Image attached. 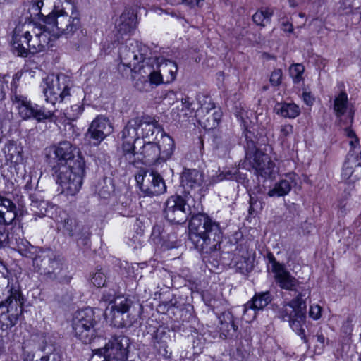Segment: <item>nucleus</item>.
<instances>
[{"mask_svg":"<svg viewBox=\"0 0 361 361\" xmlns=\"http://www.w3.org/2000/svg\"><path fill=\"white\" fill-rule=\"evenodd\" d=\"M271 301L269 292L256 293L254 297L244 305L243 318L246 322H251L256 317V312L263 310Z\"/></svg>","mask_w":361,"mask_h":361,"instance_id":"412c9836","label":"nucleus"},{"mask_svg":"<svg viewBox=\"0 0 361 361\" xmlns=\"http://www.w3.org/2000/svg\"><path fill=\"white\" fill-rule=\"evenodd\" d=\"M246 158L257 175L265 178L271 177L275 164L268 154L256 150L254 153H247Z\"/></svg>","mask_w":361,"mask_h":361,"instance_id":"f3484780","label":"nucleus"},{"mask_svg":"<svg viewBox=\"0 0 361 361\" xmlns=\"http://www.w3.org/2000/svg\"><path fill=\"white\" fill-rule=\"evenodd\" d=\"M147 47L136 41L129 40L119 48V56L121 63L128 67L132 72L134 87L140 92H149L152 82L153 56Z\"/></svg>","mask_w":361,"mask_h":361,"instance_id":"f03ea898","label":"nucleus"},{"mask_svg":"<svg viewBox=\"0 0 361 361\" xmlns=\"http://www.w3.org/2000/svg\"><path fill=\"white\" fill-rule=\"evenodd\" d=\"M345 133L347 137L350 139H354L356 143L358 142V138L356 137L355 132L350 128H345Z\"/></svg>","mask_w":361,"mask_h":361,"instance_id":"0e129e2a","label":"nucleus"},{"mask_svg":"<svg viewBox=\"0 0 361 361\" xmlns=\"http://www.w3.org/2000/svg\"><path fill=\"white\" fill-rule=\"evenodd\" d=\"M136 16L130 9H125L116 23V40L120 42L135 28Z\"/></svg>","mask_w":361,"mask_h":361,"instance_id":"5701e85b","label":"nucleus"},{"mask_svg":"<svg viewBox=\"0 0 361 361\" xmlns=\"http://www.w3.org/2000/svg\"><path fill=\"white\" fill-rule=\"evenodd\" d=\"M234 143L232 142L231 139L228 137H225L221 138L219 141L216 142V145L215 147V153L219 157H224L226 156Z\"/></svg>","mask_w":361,"mask_h":361,"instance_id":"4c0bfd02","label":"nucleus"},{"mask_svg":"<svg viewBox=\"0 0 361 361\" xmlns=\"http://www.w3.org/2000/svg\"><path fill=\"white\" fill-rule=\"evenodd\" d=\"M194 200L190 195H172L164 204V217L171 223L181 224L192 215L191 202Z\"/></svg>","mask_w":361,"mask_h":361,"instance_id":"9d476101","label":"nucleus"},{"mask_svg":"<svg viewBox=\"0 0 361 361\" xmlns=\"http://www.w3.org/2000/svg\"><path fill=\"white\" fill-rule=\"evenodd\" d=\"M250 207H249V213L251 215L257 213L259 210H261L262 208V203L258 201L257 198L252 195H250Z\"/></svg>","mask_w":361,"mask_h":361,"instance_id":"8fccbe9b","label":"nucleus"},{"mask_svg":"<svg viewBox=\"0 0 361 361\" xmlns=\"http://www.w3.org/2000/svg\"><path fill=\"white\" fill-rule=\"evenodd\" d=\"M269 263L271 265V272L278 286L287 290L294 291L299 284L298 281L293 276L283 264L276 261L272 253L267 255Z\"/></svg>","mask_w":361,"mask_h":361,"instance_id":"2eb2a0df","label":"nucleus"},{"mask_svg":"<svg viewBox=\"0 0 361 361\" xmlns=\"http://www.w3.org/2000/svg\"><path fill=\"white\" fill-rule=\"evenodd\" d=\"M157 145L160 152V160L169 159L173 154L174 149V142L172 137L161 132V138Z\"/></svg>","mask_w":361,"mask_h":361,"instance_id":"7c9ffc66","label":"nucleus"},{"mask_svg":"<svg viewBox=\"0 0 361 361\" xmlns=\"http://www.w3.org/2000/svg\"><path fill=\"white\" fill-rule=\"evenodd\" d=\"M159 146L155 142H148L144 144L140 154L142 156L141 158L145 164H154L159 158Z\"/></svg>","mask_w":361,"mask_h":361,"instance_id":"c85d7f7f","label":"nucleus"},{"mask_svg":"<svg viewBox=\"0 0 361 361\" xmlns=\"http://www.w3.org/2000/svg\"><path fill=\"white\" fill-rule=\"evenodd\" d=\"M348 106V94L345 92H340L334 101V111L338 118L341 117L346 113Z\"/></svg>","mask_w":361,"mask_h":361,"instance_id":"f704fd0d","label":"nucleus"},{"mask_svg":"<svg viewBox=\"0 0 361 361\" xmlns=\"http://www.w3.org/2000/svg\"><path fill=\"white\" fill-rule=\"evenodd\" d=\"M7 75L1 76L0 75V100H1L5 95V87H7L8 80Z\"/></svg>","mask_w":361,"mask_h":361,"instance_id":"bf43d9fd","label":"nucleus"},{"mask_svg":"<svg viewBox=\"0 0 361 361\" xmlns=\"http://www.w3.org/2000/svg\"><path fill=\"white\" fill-rule=\"evenodd\" d=\"M291 190V185L288 180H281L276 183L274 188L268 192L269 197H281L287 195Z\"/></svg>","mask_w":361,"mask_h":361,"instance_id":"e433bc0d","label":"nucleus"},{"mask_svg":"<svg viewBox=\"0 0 361 361\" xmlns=\"http://www.w3.org/2000/svg\"><path fill=\"white\" fill-rule=\"evenodd\" d=\"M17 216L16 205L8 198L0 196V225H9ZM6 235L0 231V247L6 240Z\"/></svg>","mask_w":361,"mask_h":361,"instance_id":"4be33fe9","label":"nucleus"},{"mask_svg":"<svg viewBox=\"0 0 361 361\" xmlns=\"http://www.w3.org/2000/svg\"><path fill=\"white\" fill-rule=\"evenodd\" d=\"M59 218L60 219L58 220L59 227L65 235L77 241L87 237V231L75 218L66 212H63Z\"/></svg>","mask_w":361,"mask_h":361,"instance_id":"a211bd4d","label":"nucleus"},{"mask_svg":"<svg viewBox=\"0 0 361 361\" xmlns=\"http://www.w3.org/2000/svg\"><path fill=\"white\" fill-rule=\"evenodd\" d=\"M123 207H118L117 210L118 214L123 216H133V211L130 209V203L128 201H126Z\"/></svg>","mask_w":361,"mask_h":361,"instance_id":"6e6d98bb","label":"nucleus"},{"mask_svg":"<svg viewBox=\"0 0 361 361\" xmlns=\"http://www.w3.org/2000/svg\"><path fill=\"white\" fill-rule=\"evenodd\" d=\"M50 150L54 154V157L49 161L53 170L61 168L63 166H73L79 160L85 161L77 147L68 141L60 142L52 146Z\"/></svg>","mask_w":361,"mask_h":361,"instance_id":"f8f14e48","label":"nucleus"},{"mask_svg":"<svg viewBox=\"0 0 361 361\" xmlns=\"http://www.w3.org/2000/svg\"><path fill=\"white\" fill-rule=\"evenodd\" d=\"M189 239L200 252L210 254L219 250L222 240L219 224L207 214H193L189 222Z\"/></svg>","mask_w":361,"mask_h":361,"instance_id":"7ed1b4c3","label":"nucleus"},{"mask_svg":"<svg viewBox=\"0 0 361 361\" xmlns=\"http://www.w3.org/2000/svg\"><path fill=\"white\" fill-rule=\"evenodd\" d=\"M274 110L277 114L289 118L297 117L300 112L299 106L294 103H278Z\"/></svg>","mask_w":361,"mask_h":361,"instance_id":"473e14b6","label":"nucleus"},{"mask_svg":"<svg viewBox=\"0 0 361 361\" xmlns=\"http://www.w3.org/2000/svg\"><path fill=\"white\" fill-rule=\"evenodd\" d=\"M11 288H19V285L16 282H13V279L4 276L3 274L0 273V290L2 291L4 296L7 295V290Z\"/></svg>","mask_w":361,"mask_h":361,"instance_id":"37998d69","label":"nucleus"},{"mask_svg":"<svg viewBox=\"0 0 361 361\" xmlns=\"http://www.w3.org/2000/svg\"><path fill=\"white\" fill-rule=\"evenodd\" d=\"M33 25L31 22L18 24L12 37V45L14 50L20 56H27V46L31 39Z\"/></svg>","mask_w":361,"mask_h":361,"instance_id":"dca6fc26","label":"nucleus"},{"mask_svg":"<svg viewBox=\"0 0 361 361\" xmlns=\"http://www.w3.org/2000/svg\"><path fill=\"white\" fill-rule=\"evenodd\" d=\"M23 304L20 288L8 289L5 300L0 302V328L3 331L16 325L22 315Z\"/></svg>","mask_w":361,"mask_h":361,"instance_id":"0eeeda50","label":"nucleus"},{"mask_svg":"<svg viewBox=\"0 0 361 361\" xmlns=\"http://www.w3.org/2000/svg\"><path fill=\"white\" fill-rule=\"evenodd\" d=\"M47 206V203L45 201L34 199L32 200V202L30 204L31 210L39 216L45 215Z\"/></svg>","mask_w":361,"mask_h":361,"instance_id":"09e8293b","label":"nucleus"},{"mask_svg":"<svg viewBox=\"0 0 361 361\" xmlns=\"http://www.w3.org/2000/svg\"><path fill=\"white\" fill-rule=\"evenodd\" d=\"M302 99L304 102L308 105L312 106L314 103V98L311 95L310 92L304 91L302 92Z\"/></svg>","mask_w":361,"mask_h":361,"instance_id":"680f3d73","label":"nucleus"},{"mask_svg":"<svg viewBox=\"0 0 361 361\" xmlns=\"http://www.w3.org/2000/svg\"><path fill=\"white\" fill-rule=\"evenodd\" d=\"M43 6L44 2L42 0H33L28 8L30 18L41 20L44 23V18L47 15L45 16L42 11Z\"/></svg>","mask_w":361,"mask_h":361,"instance_id":"ea45409f","label":"nucleus"},{"mask_svg":"<svg viewBox=\"0 0 361 361\" xmlns=\"http://www.w3.org/2000/svg\"><path fill=\"white\" fill-rule=\"evenodd\" d=\"M305 313L306 310L302 312V310H299L296 314H295L294 319L289 321L290 326L292 329L301 337L305 343H307V340L306 338L305 334V329L302 327L303 324L305 321Z\"/></svg>","mask_w":361,"mask_h":361,"instance_id":"72a5a7b5","label":"nucleus"},{"mask_svg":"<svg viewBox=\"0 0 361 361\" xmlns=\"http://www.w3.org/2000/svg\"><path fill=\"white\" fill-rule=\"evenodd\" d=\"M283 73L281 69L274 70L270 76L269 82L272 86H279L281 83Z\"/></svg>","mask_w":361,"mask_h":361,"instance_id":"3c124183","label":"nucleus"},{"mask_svg":"<svg viewBox=\"0 0 361 361\" xmlns=\"http://www.w3.org/2000/svg\"><path fill=\"white\" fill-rule=\"evenodd\" d=\"M152 82L155 86L161 83H171L175 80L178 71L176 63L164 58L153 57Z\"/></svg>","mask_w":361,"mask_h":361,"instance_id":"4468645a","label":"nucleus"},{"mask_svg":"<svg viewBox=\"0 0 361 361\" xmlns=\"http://www.w3.org/2000/svg\"><path fill=\"white\" fill-rule=\"evenodd\" d=\"M168 3L172 4V5H179L181 4H185L188 5H198L200 1L202 0H166Z\"/></svg>","mask_w":361,"mask_h":361,"instance_id":"13d9d810","label":"nucleus"},{"mask_svg":"<svg viewBox=\"0 0 361 361\" xmlns=\"http://www.w3.org/2000/svg\"><path fill=\"white\" fill-rule=\"evenodd\" d=\"M130 340L123 335L113 336L102 348H92L94 355L103 357L102 361H126Z\"/></svg>","mask_w":361,"mask_h":361,"instance_id":"9b49d317","label":"nucleus"},{"mask_svg":"<svg viewBox=\"0 0 361 361\" xmlns=\"http://www.w3.org/2000/svg\"><path fill=\"white\" fill-rule=\"evenodd\" d=\"M209 105L211 106L210 108L201 106L200 109H195L193 100L186 96L181 99L180 105L177 106L176 109H173V115L176 114L175 118L179 121H186L193 116H199L201 112L204 111V109L208 113L209 109H212L214 108L213 104H209Z\"/></svg>","mask_w":361,"mask_h":361,"instance_id":"aec40b11","label":"nucleus"},{"mask_svg":"<svg viewBox=\"0 0 361 361\" xmlns=\"http://www.w3.org/2000/svg\"><path fill=\"white\" fill-rule=\"evenodd\" d=\"M113 131L109 120L104 116L97 117L91 123L86 137L93 140V145H99L107 135Z\"/></svg>","mask_w":361,"mask_h":361,"instance_id":"6ab92c4d","label":"nucleus"},{"mask_svg":"<svg viewBox=\"0 0 361 361\" xmlns=\"http://www.w3.org/2000/svg\"><path fill=\"white\" fill-rule=\"evenodd\" d=\"M341 331L345 335H350L353 331V324L352 320L350 318H348L346 321H345L341 326Z\"/></svg>","mask_w":361,"mask_h":361,"instance_id":"4d7b16f0","label":"nucleus"},{"mask_svg":"<svg viewBox=\"0 0 361 361\" xmlns=\"http://www.w3.org/2000/svg\"><path fill=\"white\" fill-rule=\"evenodd\" d=\"M154 122L150 116L135 117L130 119L121 132V139H129L130 140H138V129L143 125L149 126Z\"/></svg>","mask_w":361,"mask_h":361,"instance_id":"a878e982","label":"nucleus"},{"mask_svg":"<svg viewBox=\"0 0 361 361\" xmlns=\"http://www.w3.org/2000/svg\"><path fill=\"white\" fill-rule=\"evenodd\" d=\"M110 195V191H106L105 190H101L99 192V195L103 198H106L107 196Z\"/></svg>","mask_w":361,"mask_h":361,"instance_id":"774afa93","label":"nucleus"},{"mask_svg":"<svg viewBox=\"0 0 361 361\" xmlns=\"http://www.w3.org/2000/svg\"><path fill=\"white\" fill-rule=\"evenodd\" d=\"M116 291L115 290H109L103 293L101 302L109 303L114 302L110 310L111 316V322L117 328L130 326L135 321V318H130L128 314L126 315L131 305L132 301L130 299L118 297L116 298Z\"/></svg>","mask_w":361,"mask_h":361,"instance_id":"6e6552de","label":"nucleus"},{"mask_svg":"<svg viewBox=\"0 0 361 361\" xmlns=\"http://www.w3.org/2000/svg\"><path fill=\"white\" fill-rule=\"evenodd\" d=\"M71 80L65 75H49L42 82L40 87L47 102L54 105L71 96Z\"/></svg>","mask_w":361,"mask_h":361,"instance_id":"1a4fd4ad","label":"nucleus"},{"mask_svg":"<svg viewBox=\"0 0 361 361\" xmlns=\"http://www.w3.org/2000/svg\"><path fill=\"white\" fill-rule=\"evenodd\" d=\"M322 307L319 305H310L309 315L313 319H318L321 317Z\"/></svg>","mask_w":361,"mask_h":361,"instance_id":"5fc2aeb1","label":"nucleus"},{"mask_svg":"<svg viewBox=\"0 0 361 361\" xmlns=\"http://www.w3.org/2000/svg\"><path fill=\"white\" fill-rule=\"evenodd\" d=\"M21 77V73H17L13 76V82L11 83V88H16L17 82L19 81Z\"/></svg>","mask_w":361,"mask_h":361,"instance_id":"338daca9","label":"nucleus"},{"mask_svg":"<svg viewBox=\"0 0 361 361\" xmlns=\"http://www.w3.org/2000/svg\"><path fill=\"white\" fill-rule=\"evenodd\" d=\"M13 106L18 111L20 116L23 119H29L33 116L35 104H32L27 97L16 90L11 95Z\"/></svg>","mask_w":361,"mask_h":361,"instance_id":"bb28decb","label":"nucleus"},{"mask_svg":"<svg viewBox=\"0 0 361 361\" xmlns=\"http://www.w3.org/2000/svg\"><path fill=\"white\" fill-rule=\"evenodd\" d=\"M171 341L170 330L165 326H159L153 336L154 348L159 355L169 359L171 356V350L169 348L168 343Z\"/></svg>","mask_w":361,"mask_h":361,"instance_id":"393cba45","label":"nucleus"},{"mask_svg":"<svg viewBox=\"0 0 361 361\" xmlns=\"http://www.w3.org/2000/svg\"><path fill=\"white\" fill-rule=\"evenodd\" d=\"M305 68L300 63H296L290 68V75L293 78L294 83H299L302 80V74L304 73Z\"/></svg>","mask_w":361,"mask_h":361,"instance_id":"49530a36","label":"nucleus"},{"mask_svg":"<svg viewBox=\"0 0 361 361\" xmlns=\"http://www.w3.org/2000/svg\"><path fill=\"white\" fill-rule=\"evenodd\" d=\"M306 310V303L302 299L301 294H299L290 302L284 304L279 311V317L284 321H290L295 317V314L299 311Z\"/></svg>","mask_w":361,"mask_h":361,"instance_id":"cd10ccee","label":"nucleus"},{"mask_svg":"<svg viewBox=\"0 0 361 361\" xmlns=\"http://www.w3.org/2000/svg\"><path fill=\"white\" fill-rule=\"evenodd\" d=\"M236 269L242 274L251 271L252 269V263L250 258L242 257L240 260L235 261Z\"/></svg>","mask_w":361,"mask_h":361,"instance_id":"de8ad7c7","label":"nucleus"},{"mask_svg":"<svg viewBox=\"0 0 361 361\" xmlns=\"http://www.w3.org/2000/svg\"><path fill=\"white\" fill-rule=\"evenodd\" d=\"M274 15V11L271 8H262L257 11L252 16L253 22L261 27H265L267 24L271 22V18Z\"/></svg>","mask_w":361,"mask_h":361,"instance_id":"c9c22d12","label":"nucleus"},{"mask_svg":"<svg viewBox=\"0 0 361 361\" xmlns=\"http://www.w3.org/2000/svg\"><path fill=\"white\" fill-rule=\"evenodd\" d=\"M35 355L31 353H25L23 355V361H39L35 360ZM49 356H42L39 361H48Z\"/></svg>","mask_w":361,"mask_h":361,"instance_id":"052dcab7","label":"nucleus"},{"mask_svg":"<svg viewBox=\"0 0 361 361\" xmlns=\"http://www.w3.org/2000/svg\"><path fill=\"white\" fill-rule=\"evenodd\" d=\"M106 282V276L104 273L98 271L96 272L92 278V283L97 287H102L105 284Z\"/></svg>","mask_w":361,"mask_h":361,"instance_id":"864d4df0","label":"nucleus"},{"mask_svg":"<svg viewBox=\"0 0 361 361\" xmlns=\"http://www.w3.org/2000/svg\"><path fill=\"white\" fill-rule=\"evenodd\" d=\"M35 271L52 281H63L67 276V267L59 256L51 250H39L33 261Z\"/></svg>","mask_w":361,"mask_h":361,"instance_id":"39448f33","label":"nucleus"},{"mask_svg":"<svg viewBox=\"0 0 361 361\" xmlns=\"http://www.w3.org/2000/svg\"><path fill=\"white\" fill-rule=\"evenodd\" d=\"M151 119L154 122L150 123L149 126L143 125V126L141 127L142 131L141 135L143 137H149L150 136H152L155 129L158 131H160L161 133L163 132L158 121L152 117Z\"/></svg>","mask_w":361,"mask_h":361,"instance_id":"c03bdc74","label":"nucleus"},{"mask_svg":"<svg viewBox=\"0 0 361 361\" xmlns=\"http://www.w3.org/2000/svg\"><path fill=\"white\" fill-rule=\"evenodd\" d=\"M78 30V20L75 16L68 17L61 8H56L55 13H48L44 24L33 25L30 42L27 46V54L44 51L49 48L52 37L61 35L71 36Z\"/></svg>","mask_w":361,"mask_h":361,"instance_id":"f257e3e1","label":"nucleus"},{"mask_svg":"<svg viewBox=\"0 0 361 361\" xmlns=\"http://www.w3.org/2000/svg\"><path fill=\"white\" fill-rule=\"evenodd\" d=\"M94 312L90 307L78 310L74 314L72 326L75 337L85 343L95 347L97 339L103 338V331L97 328Z\"/></svg>","mask_w":361,"mask_h":361,"instance_id":"20e7f679","label":"nucleus"},{"mask_svg":"<svg viewBox=\"0 0 361 361\" xmlns=\"http://www.w3.org/2000/svg\"><path fill=\"white\" fill-rule=\"evenodd\" d=\"M219 329L225 337L231 334L233 331L235 332L237 330V326L234 324L233 316L229 311H225L219 316Z\"/></svg>","mask_w":361,"mask_h":361,"instance_id":"2f4dec72","label":"nucleus"},{"mask_svg":"<svg viewBox=\"0 0 361 361\" xmlns=\"http://www.w3.org/2000/svg\"><path fill=\"white\" fill-rule=\"evenodd\" d=\"M282 30L284 32H292L293 31V26L290 22L286 21L282 23Z\"/></svg>","mask_w":361,"mask_h":361,"instance_id":"69168bd1","label":"nucleus"},{"mask_svg":"<svg viewBox=\"0 0 361 361\" xmlns=\"http://www.w3.org/2000/svg\"><path fill=\"white\" fill-rule=\"evenodd\" d=\"M85 161L79 160L73 166H63L53 170L61 193L66 196H74L80 191L85 175Z\"/></svg>","mask_w":361,"mask_h":361,"instance_id":"423d86ee","label":"nucleus"},{"mask_svg":"<svg viewBox=\"0 0 361 361\" xmlns=\"http://www.w3.org/2000/svg\"><path fill=\"white\" fill-rule=\"evenodd\" d=\"M122 149L123 151L124 156L126 159L128 160L129 162H134V159L133 157L136 154L135 152V146L134 144L137 140H130L129 139L123 140Z\"/></svg>","mask_w":361,"mask_h":361,"instance_id":"79ce46f5","label":"nucleus"},{"mask_svg":"<svg viewBox=\"0 0 361 361\" xmlns=\"http://www.w3.org/2000/svg\"><path fill=\"white\" fill-rule=\"evenodd\" d=\"M293 127L292 125L290 124H286L283 126H281L280 129V135H279V140L281 141V142H284L287 137L293 133Z\"/></svg>","mask_w":361,"mask_h":361,"instance_id":"603ef678","label":"nucleus"},{"mask_svg":"<svg viewBox=\"0 0 361 361\" xmlns=\"http://www.w3.org/2000/svg\"><path fill=\"white\" fill-rule=\"evenodd\" d=\"M136 181L143 196L154 197L166 192V185L162 176L155 171L145 172L136 176Z\"/></svg>","mask_w":361,"mask_h":361,"instance_id":"ddd939ff","label":"nucleus"},{"mask_svg":"<svg viewBox=\"0 0 361 361\" xmlns=\"http://www.w3.org/2000/svg\"><path fill=\"white\" fill-rule=\"evenodd\" d=\"M15 249L23 257L30 258L34 261L39 250H43L35 246L32 245L30 242L24 238L16 239Z\"/></svg>","mask_w":361,"mask_h":361,"instance_id":"c756f323","label":"nucleus"},{"mask_svg":"<svg viewBox=\"0 0 361 361\" xmlns=\"http://www.w3.org/2000/svg\"><path fill=\"white\" fill-rule=\"evenodd\" d=\"M317 341L319 343V345H317V346H316L317 349L323 350V349L325 346L326 338L324 337V336L322 334H317Z\"/></svg>","mask_w":361,"mask_h":361,"instance_id":"e2e57ef3","label":"nucleus"},{"mask_svg":"<svg viewBox=\"0 0 361 361\" xmlns=\"http://www.w3.org/2000/svg\"><path fill=\"white\" fill-rule=\"evenodd\" d=\"M235 171H236V170ZM235 174V172H232V171L231 170H227L226 171L219 172V173H216L215 175H212L210 176L209 185L217 183L225 179H233L234 178Z\"/></svg>","mask_w":361,"mask_h":361,"instance_id":"a18cd8bd","label":"nucleus"},{"mask_svg":"<svg viewBox=\"0 0 361 361\" xmlns=\"http://www.w3.org/2000/svg\"><path fill=\"white\" fill-rule=\"evenodd\" d=\"M359 166L355 161V157L350 153L348 154L346 160L343 164L341 176L343 179H349L353 173L354 169Z\"/></svg>","mask_w":361,"mask_h":361,"instance_id":"58836bf2","label":"nucleus"},{"mask_svg":"<svg viewBox=\"0 0 361 361\" xmlns=\"http://www.w3.org/2000/svg\"><path fill=\"white\" fill-rule=\"evenodd\" d=\"M33 111L32 118L38 121L51 119L54 115L53 111L47 110L44 107L39 106L37 104H35Z\"/></svg>","mask_w":361,"mask_h":361,"instance_id":"a19ab883","label":"nucleus"},{"mask_svg":"<svg viewBox=\"0 0 361 361\" xmlns=\"http://www.w3.org/2000/svg\"><path fill=\"white\" fill-rule=\"evenodd\" d=\"M204 182V174L197 169H185L180 174V183L187 195L190 190H200Z\"/></svg>","mask_w":361,"mask_h":361,"instance_id":"b1692460","label":"nucleus"}]
</instances>
